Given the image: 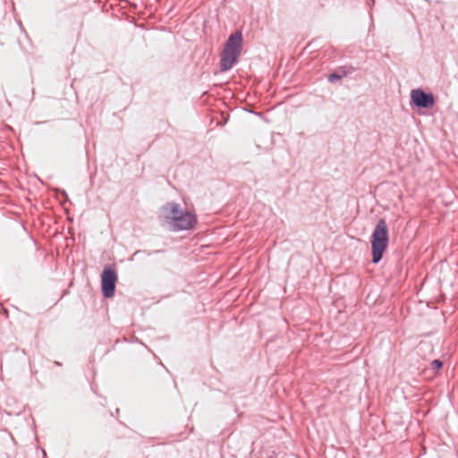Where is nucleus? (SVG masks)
<instances>
[{
	"label": "nucleus",
	"instance_id": "7ed1b4c3",
	"mask_svg": "<svg viewBox=\"0 0 458 458\" xmlns=\"http://www.w3.org/2000/svg\"><path fill=\"white\" fill-rule=\"evenodd\" d=\"M388 227L385 219L377 222L371 235L372 261L377 263L382 259L388 244Z\"/></svg>",
	"mask_w": 458,
	"mask_h": 458
},
{
	"label": "nucleus",
	"instance_id": "20e7f679",
	"mask_svg": "<svg viewBox=\"0 0 458 458\" xmlns=\"http://www.w3.org/2000/svg\"><path fill=\"white\" fill-rule=\"evenodd\" d=\"M117 274L111 267H105L101 276V285L103 295L106 298H111L114 294Z\"/></svg>",
	"mask_w": 458,
	"mask_h": 458
},
{
	"label": "nucleus",
	"instance_id": "f03ea898",
	"mask_svg": "<svg viewBox=\"0 0 458 458\" xmlns=\"http://www.w3.org/2000/svg\"><path fill=\"white\" fill-rule=\"evenodd\" d=\"M242 47V36L236 31L228 38L224 50L221 53L220 68L225 72L230 70L237 62Z\"/></svg>",
	"mask_w": 458,
	"mask_h": 458
},
{
	"label": "nucleus",
	"instance_id": "423d86ee",
	"mask_svg": "<svg viewBox=\"0 0 458 458\" xmlns=\"http://www.w3.org/2000/svg\"><path fill=\"white\" fill-rule=\"evenodd\" d=\"M443 366V363L441 360H434L432 362H431V369L435 371H437L439 370Z\"/></svg>",
	"mask_w": 458,
	"mask_h": 458
},
{
	"label": "nucleus",
	"instance_id": "39448f33",
	"mask_svg": "<svg viewBox=\"0 0 458 458\" xmlns=\"http://www.w3.org/2000/svg\"><path fill=\"white\" fill-rule=\"evenodd\" d=\"M411 99L415 106L424 108L432 106L435 102L432 94H427L420 89L411 90Z\"/></svg>",
	"mask_w": 458,
	"mask_h": 458
},
{
	"label": "nucleus",
	"instance_id": "f257e3e1",
	"mask_svg": "<svg viewBox=\"0 0 458 458\" xmlns=\"http://www.w3.org/2000/svg\"><path fill=\"white\" fill-rule=\"evenodd\" d=\"M158 217L163 225L174 232L190 230L197 223L195 214L182 208L180 204L175 202L163 205L159 209Z\"/></svg>",
	"mask_w": 458,
	"mask_h": 458
},
{
	"label": "nucleus",
	"instance_id": "0eeeda50",
	"mask_svg": "<svg viewBox=\"0 0 458 458\" xmlns=\"http://www.w3.org/2000/svg\"><path fill=\"white\" fill-rule=\"evenodd\" d=\"M342 78V76L336 74V73H332L328 76V81L331 82V83H334L335 81H340Z\"/></svg>",
	"mask_w": 458,
	"mask_h": 458
}]
</instances>
